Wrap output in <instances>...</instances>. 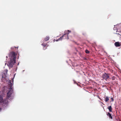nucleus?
I'll return each instance as SVG.
<instances>
[{"mask_svg": "<svg viewBox=\"0 0 121 121\" xmlns=\"http://www.w3.org/2000/svg\"><path fill=\"white\" fill-rule=\"evenodd\" d=\"M41 45H42V46H43L44 47L46 46L47 44H43V43H42V44H41ZM43 49H45L46 48H44V47Z\"/></svg>", "mask_w": 121, "mask_h": 121, "instance_id": "nucleus-13", "label": "nucleus"}, {"mask_svg": "<svg viewBox=\"0 0 121 121\" xmlns=\"http://www.w3.org/2000/svg\"><path fill=\"white\" fill-rule=\"evenodd\" d=\"M119 25H116L114 26V27L113 28V30L116 31V32H117L118 30V29H119L118 27L119 26Z\"/></svg>", "mask_w": 121, "mask_h": 121, "instance_id": "nucleus-5", "label": "nucleus"}, {"mask_svg": "<svg viewBox=\"0 0 121 121\" xmlns=\"http://www.w3.org/2000/svg\"><path fill=\"white\" fill-rule=\"evenodd\" d=\"M104 78V79H107L109 78L108 76L105 73L103 76Z\"/></svg>", "mask_w": 121, "mask_h": 121, "instance_id": "nucleus-6", "label": "nucleus"}, {"mask_svg": "<svg viewBox=\"0 0 121 121\" xmlns=\"http://www.w3.org/2000/svg\"><path fill=\"white\" fill-rule=\"evenodd\" d=\"M65 31V33L64 34H65L66 35L64 37H64V39H68V34L71 32V31L69 30H67Z\"/></svg>", "mask_w": 121, "mask_h": 121, "instance_id": "nucleus-4", "label": "nucleus"}, {"mask_svg": "<svg viewBox=\"0 0 121 121\" xmlns=\"http://www.w3.org/2000/svg\"><path fill=\"white\" fill-rule=\"evenodd\" d=\"M115 45L116 47H119L120 46V44L119 42H116L115 43Z\"/></svg>", "mask_w": 121, "mask_h": 121, "instance_id": "nucleus-9", "label": "nucleus"}, {"mask_svg": "<svg viewBox=\"0 0 121 121\" xmlns=\"http://www.w3.org/2000/svg\"><path fill=\"white\" fill-rule=\"evenodd\" d=\"M11 86H12V84L11 83Z\"/></svg>", "mask_w": 121, "mask_h": 121, "instance_id": "nucleus-21", "label": "nucleus"}, {"mask_svg": "<svg viewBox=\"0 0 121 121\" xmlns=\"http://www.w3.org/2000/svg\"><path fill=\"white\" fill-rule=\"evenodd\" d=\"M111 99H112V101H114V99L112 97L111 98Z\"/></svg>", "mask_w": 121, "mask_h": 121, "instance_id": "nucleus-15", "label": "nucleus"}, {"mask_svg": "<svg viewBox=\"0 0 121 121\" xmlns=\"http://www.w3.org/2000/svg\"><path fill=\"white\" fill-rule=\"evenodd\" d=\"M50 39L49 36H47L44 38V41H46Z\"/></svg>", "mask_w": 121, "mask_h": 121, "instance_id": "nucleus-7", "label": "nucleus"}, {"mask_svg": "<svg viewBox=\"0 0 121 121\" xmlns=\"http://www.w3.org/2000/svg\"><path fill=\"white\" fill-rule=\"evenodd\" d=\"M8 56H6V58H8Z\"/></svg>", "mask_w": 121, "mask_h": 121, "instance_id": "nucleus-20", "label": "nucleus"}, {"mask_svg": "<svg viewBox=\"0 0 121 121\" xmlns=\"http://www.w3.org/2000/svg\"><path fill=\"white\" fill-rule=\"evenodd\" d=\"M2 110V108H0V112Z\"/></svg>", "mask_w": 121, "mask_h": 121, "instance_id": "nucleus-18", "label": "nucleus"}, {"mask_svg": "<svg viewBox=\"0 0 121 121\" xmlns=\"http://www.w3.org/2000/svg\"><path fill=\"white\" fill-rule=\"evenodd\" d=\"M53 41H54V42L55 41V40L54 39V40Z\"/></svg>", "mask_w": 121, "mask_h": 121, "instance_id": "nucleus-19", "label": "nucleus"}, {"mask_svg": "<svg viewBox=\"0 0 121 121\" xmlns=\"http://www.w3.org/2000/svg\"><path fill=\"white\" fill-rule=\"evenodd\" d=\"M7 70L6 69L3 72L2 77L3 78H4V79H2V81H4V79H5V80L6 79L5 78L6 77V75L7 74Z\"/></svg>", "mask_w": 121, "mask_h": 121, "instance_id": "nucleus-3", "label": "nucleus"}, {"mask_svg": "<svg viewBox=\"0 0 121 121\" xmlns=\"http://www.w3.org/2000/svg\"><path fill=\"white\" fill-rule=\"evenodd\" d=\"M108 109H109V111L110 112H112V108L111 106H109L108 108Z\"/></svg>", "mask_w": 121, "mask_h": 121, "instance_id": "nucleus-10", "label": "nucleus"}, {"mask_svg": "<svg viewBox=\"0 0 121 121\" xmlns=\"http://www.w3.org/2000/svg\"><path fill=\"white\" fill-rule=\"evenodd\" d=\"M11 87L9 89V91L7 93L6 98L5 100H4V98L5 96L4 94L3 93L1 95H0V103H3V105H4L5 106H7L8 103L7 99L10 100L13 99V97L12 95L13 92V90Z\"/></svg>", "mask_w": 121, "mask_h": 121, "instance_id": "nucleus-1", "label": "nucleus"}, {"mask_svg": "<svg viewBox=\"0 0 121 121\" xmlns=\"http://www.w3.org/2000/svg\"><path fill=\"white\" fill-rule=\"evenodd\" d=\"M59 40H59V39H57L56 40V41L57 42V41H59Z\"/></svg>", "mask_w": 121, "mask_h": 121, "instance_id": "nucleus-16", "label": "nucleus"}, {"mask_svg": "<svg viewBox=\"0 0 121 121\" xmlns=\"http://www.w3.org/2000/svg\"><path fill=\"white\" fill-rule=\"evenodd\" d=\"M107 115L109 117V118L111 119H112V118L111 116V115L109 113H108L107 114Z\"/></svg>", "mask_w": 121, "mask_h": 121, "instance_id": "nucleus-8", "label": "nucleus"}, {"mask_svg": "<svg viewBox=\"0 0 121 121\" xmlns=\"http://www.w3.org/2000/svg\"><path fill=\"white\" fill-rule=\"evenodd\" d=\"M15 48V47H12L11 48Z\"/></svg>", "mask_w": 121, "mask_h": 121, "instance_id": "nucleus-17", "label": "nucleus"}, {"mask_svg": "<svg viewBox=\"0 0 121 121\" xmlns=\"http://www.w3.org/2000/svg\"><path fill=\"white\" fill-rule=\"evenodd\" d=\"M105 101L106 102H107L109 100V98L108 97H106L105 98Z\"/></svg>", "mask_w": 121, "mask_h": 121, "instance_id": "nucleus-11", "label": "nucleus"}, {"mask_svg": "<svg viewBox=\"0 0 121 121\" xmlns=\"http://www.w3.org/2000/svg\"><path fill=\"white\" fill-rule=\"evenodd\" d=\"M66 35L65 34H64L61 37H60V38L59 39L60 40H61L62 39L63 37H64L65 35Z\"/></svg>", "mask_w": 121, "mask_h": 121, "instance_id": "nucleus-12", "label": "nucleus"}, {"mask_svg": "<svg viewBox=\"0 0 121 121\" xmlns=\"http://www.w3.org/2000/svg\"><path fill=\"white\" fill-rule=\"evenodd\" d=\"M86 52L87 53H89V51L87 50H86Z\"/></svg>", "mask_w": 121, "mask_h": 121, "instance_id": "nucleus-14", "label": "nucleus"}, {"mask_svg": "<svg viewBox=\"0 0 121 121\" xmlns=\"http://www.w3.org/2000/svg\"><path fill=\"white\" fill-rule=\"evenodd\" d=\"M17 54L14 52H11L9 55L10 58V60L8 63H5V65L7 64V66L9 68L12 67L14 63H16V58Z\"/></svg>", "mask_w": 121, "mask_h": 121, "instance_id": "nucleus-2", "label": "nucleus"}]
</instances>
